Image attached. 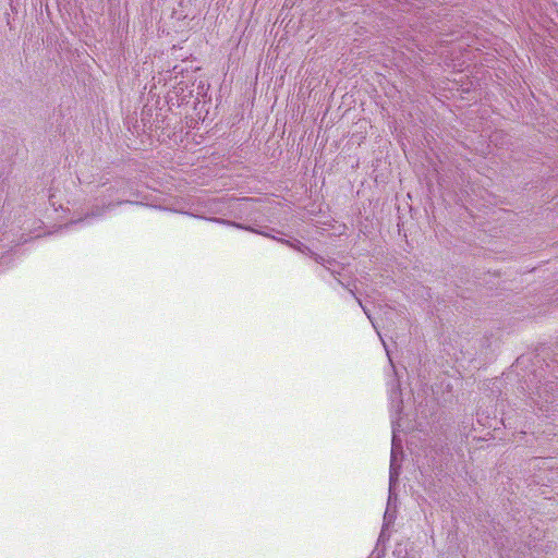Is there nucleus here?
<instances>
[{
  "label": "nucleus",
  "mask_w": 558,
  "mask_h": 558,
  "mask_svg": "<svg viewBox=\"0 0 558 558\" xmlns=\"http://www.w3.org/2000/svg\"><path fill=\"white\" fill-rule=\"evenodd\" d=\"M557 387L556 383H547L537 387L536 396L532 397L533 401L543 409L546 404L551 403L555 399L554 391Z\"/></svg>",
  "instance_id": "nucleus-1"
},
{
  "label": "nucleus",
  "mask_w": 558,
  "mask_h": 558,
  "mask_svg": "<svg viewBox=\"0 0 558 558\" xmlns=\"http://www.w3.org/2000/svg\"><path fill=\"white\" fill-rule=\"evenodd\" d=\"M233 226H235L238 228H242L239 223H233Z\"/></svg>",
  "instance_id": "nucleus-7"
},
{
  "label": "nucleus",
  "mask_w": 558,
  "mask_h": 558,
  "mask_svg": "<svg viewBox=\"0 0 558 558\" xmlns=\"http://www.w3.org/2000/svg\"><path fill=\"white\" fill-rule=\"evenodd\" d=\"M214 220L217 221V222L229 223L228 221H226L223 219H214Z\"/></svg>",
  "instance_id": "nucleus-6"
},
{
  "label": "nucleus",
  "mask_w": 558,
  "mask_h": 558,
  "mask_svg": "<svg viewBox=\"0 0 558 558\" xmlns=\"http://www.w3.org/2000/svg\"><path fill=\"white\" fill-rule=\"evenodd\" d=\"M340 271H338V274H336V276H332L337 282L342 286L343 288H345L350 294L356 300L359 306L364 311V313L367 315V317L371 319V315L368 314V311L364 307L361 299H359L356 295H355V292L354 290L351 288V283L350 282H343L339 277H340Z\"/></svg>",
  "instance_id": "nucleus-3"
},
{
  "label": "nucleus",
  "mask_w": 558,
  "mask_h": 558,
  "mask_svg": "<svg viewBox=\"0 0 558 558\" xmlns=\"http://www.w3.org/2000/svg\"><path fill=\"white\" fill-rule=\"evenodd\" d=\"M286 243L289 244L294 250H296L303 254H306L308 256H311V252H313L308 246H306L304 243H302L300 241H295V243H290L289 241H286Z\"/></svg>",
  "instance_id": "nucleus-4"
},
{
  "label": "nucleus",
  "mask_w": 558,
  "mask_h": 558,
  "mask_svg": "<svg viewBox=\"0 0 558 558\" xmlns=\"http://www.w3.org/2000/svg\"><path fill=\"white\" fill-rule=\"evenodd\" d=\"M111 206H112L111 203H109L107 206H102V207L95 206L92 208L90 213L86 215V217H99V216L104 215L106 209H109Z\"/></svg>",
  "instance_id": "nucleus-5"
},
{
  "label": "nucleus",
  "mask_w": 558,
  "mask_h": 558,
  "mask_svg": "<svg viewBox=\"0 0 558 558\" xmlns=\"http://www.w3.org/2000/svg\"><path fill=\"white\" fill-rule=\"evenodd\" d=\"M311 258H313L316 263L323 265L330 274L331 276H336L338 274V270L331 268L337 262L332 258H326L315 252H311Z\"/></svg>",
  "instance_id": "nucleus-2"
}]
</instances>
